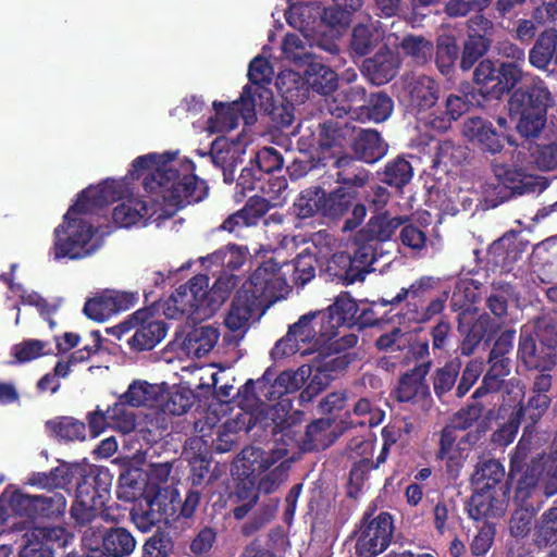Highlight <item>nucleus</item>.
Returning a JSON list of instances; mask_svg holds the SVG:
<instances>
[{"mask_svg": "<svg viewBox=\"0 0 557 557\" xmlns=\"http://www.w3.org/2000/svg\"><path fill=\"white\" fill-rule=\"evenodd\" d=\"M304 64V76L310 90L326 96L337 88L338 76L330 66L317 61L314 57Z\"/></svg>", "mask_w": 557, "mask_h": 557, "instance_id": "nucleus-45", "label": "nucleus"}, {"mask_svg": "<svg viewBox=\"0 0 557 557\" xmlns=\"http://www.w3.org/2000/svg\"><path fill=\"white\" fill-rule=\"evenodd\" d=\"M494 23L483 14H475L467 21V37L462 42L459 69L469 72L483 60L493 42Z\"/></svg>", "mask_w": 557, "mask_h": 557, "instance_id": "nucleus-17", "label": "nucleus"}, {"mask_svg": "<svg viewBox=\"0 0 557 557\" xmlns=\"http://www.w3.org/2000/svg\"><path fill=\"white\" fill-rule=\"evenodd\" d=\"M533 542L537 548H546L557 543V506L547 508L535 521Z\"/></svg>", "mask_w": 557, "mask_h": 557, "instance_id": "nucleus-60", "label": "nucleus"}, {"mask_svg": "<svg viewBox=\"0 0 557 557\" xmlns=\"http://www.w3.org/2000/svg\"><path fill=\"white\" fill-rule=\"evenodd\" d=\"M469 453L470 448L457 441V433H454V428L442 429L436 458L446 462V471L450 476L457 478L459 475Z\"/></svg>", "mask_w": 557, "mask_h": 557, "instance_id": "nucleus-35", "label": "nucleus"}, {"mask_svg": "<svg viewBox=\"0 0 557 557\" xmlns=\"http://www.w3.org/2000/svg\"><path fill=\"white\" fill-rule=\"evenodd\" d=\"M287 286L281 263L271 257L258 265L240 288L265 305L276 300Z\"/></svg>", "mask_w": 557, "mask_h": 557, "instance_id": "nucleus-18", "label": "nucleus"}, {"mask_svg": "<svg viewBox=\"0 0 557 557\" xmlns=\"http://www.w3.org/2000/svg\"><path fill=\"white\" fill-rule=\"evenodd\" d=\"M460 47L453 34H442L436 38L435 65L444 76H451L457 61H460Z\"/></svg>", "mask_w": 557, "mask_h": 557, "instance_id": "nucleus-49", "label": "nucleus"}, {"mask_svg": "<svg viewBox=\"0 0 557 557\" xmlns=\"http://www.w3.org/2000/svg\"><path fill=\"white\" fill-rule=\"evenodd\" d=\"M358 343V336L354 333L330 339L320 350L322 362L315 366L317 372L330 383L337 373L346 370L355 360V355L347 350Z\"/></svg>", "mask_w": 557, "mask_h": 557, "instance_id": "nucleus-21", "label": "nucleus"}, {"mask_svg": "<svg viewBox=\"0 0 557 557\" xmlns=\"http://www.w3.org/2000/svg\"><path fill=\"white\" fill-rule=\"evenodd\" d=\"M196 398L189 386L178 384L160 396L159 407L166 414L182 416L193 407Z\"/></svg>", "mask_w": 557, "mask_h": 557, "instance_id": "nucleus-50", "label": "nucleus"}, {"mask_svg": "<svg viewBox=\"0 0 557 557\" xmlns=\"http://www.w3.org/2000/svg\"><path fill=\"white\" fill-rule=\"evenodd\" d=\"M236 403L240 410L235 420L239 430L249 432L258 424H263L268 419V406L261 403L259 397V379H249L236 393Z\"/></svg>", "mask_w": 557, "mask_h": 557, "instance_id": "nucleus-25", "label": "nucleus"}, {"mask_svg": "<svg viewBox=\"0 0 557 557\" xmlns=\"http://www.w3.org/2000/svg\"><path fill=\"white\" fill-rule=\"evenodd\" d=\"M518 358L528 370L546 373L557 364V322L552 317L537 318L534 330L521 329Z\"/></svg>", "mask_w": 557, "mask_h": 557, "instance_id": "nucleus-5", "label": "nucleus"}, {"mask_svg": "<svg viewBox=\"0 0 557 557\" xmlns=\"http://www.w3.org/2000/svg\"><path fill=\"white\" fill-rule=\"evenodd\" d=\"M433 361L428 360L403 373L395 388L396 399L400 403H421L422 407L429 409L432 404V394L426 376L432 368Z\"/></svg>", "mask_w": 557, "mask_h": 557, "instance_id": "nucleus-22", "label": "nucleus"}, {"mask_svg": "<svg viewBox=\"0 0 557 557\" xmlns=\"http://www.w3.org/2000/svg\"><path fill=\"white\" fill-rule=\"evenodd\" d=\"M504 465L495 458L480 459L471 474V484L475 488L496 490L506 483Z\"/></svg>", "mask_w": 557, "mask_h": 557, "instance_id": "nucleus-46", "label": "nucleus"}, {"mask_svg": "<svg viewBox=\"0 0 557 557\" xmlns=\"http://www.w3.org/2000/svg\"><path fill=\"white\" fill-rule=\"evenodd\" d=\"M530 449L520 440L509 455V471L506 482L516 484L515 498L520 505L532 504L530 499L541 491L543 470L537 458L528 461Z\"/></svg>", "mask_w": 557, "mask_h": 557, "instance_id": "nucleus-8", "label": "nucleus"}, {"mask_svg": "<svg viewBox=\"0 0 557 557\" xmlns=\"http://www.w3.org/2000/svg\"><path fill=\"white\" fill-rule=\"evenodd\" d=\"M523 248L515 233L494 240L487 249L488 261L503 272H510L522 258Z\"/></svg>", "mask_w": 557, "mask_h": 557, "instance_id": "nucleus-37", "label": "nucleus"}, {"mask_svg": "<svg viewBox=\"0 0 557 557\" xmlns=\"http://www.w3.org/2000/svg\"><path fill=\"white\" fill-rule=\"evenodd\" d=\"M75 496L88 499L91 504H103L110 499L113 476L110 470L103 466H82L77 473Z\"/></svg>", "mask_w": 557, "mask_h": 557, "instance_id": "nucleus-23", "label": "nucleus"}, {"mask_svg": "<svg viewBox=\"0 0 557 557\" xmlns=\"http://www.w3.org/2000/svg\"><path fill=\"white\" fill-rule=\"evenodd\" d=\"M351 259L354 275L359 282L364 281L367 274L374 271L372 265L384 256L382 247H376L372 243L361 239L357 233L351 251H348Z\"/></svg>", "mask_w": 557, "mask_h": 557, "instance_id": "nucleus-43", "label": "nucleus"}, {"mask_svg": "<svg viewBox=\"0 0 557 557\" xmlns=\"http://www.w3.org/2000/svg\"><path fill=\"white\" fill-rule=\"evenodd\" d=\"M405 55L417 65L426 64L434 54L433 42L423 36L407 35L399 45Z\"/></svg>", "mask_w": 557, "mask_h": 557, "instance_id": "nucleus-64", "label": "nucleus"}, {"mask_svg": "<svg viewBox=\"0 0 557 557\" xmlns=\"http://www.w3.org/2000/svg\"><path fill=\"white\" fill-rule=\"evenodd\" d=\"M359 311L357 301L348 294L341 293L325 310H321L322 321L325 322L331 337L334 338L338 335L341 326H354L356 322V314Z\"/></svg>", "mask_w": 557, "mask_h": 557, "instance_id": "nucleus-33", "label": "nucleus"}, {"mask_svg": "<svg viewBox=\"0 0 557 557\" xmlns=\"http://www.w3.org/2000/svg\"><path fill=\"white\" fill-rule=\"evenodd\" d=\"M523 78V70L516 62H499L496 79L491 85L490 97L500 99L504 95L512 92Z\"/></svg>", "mask_w": 557, "mask_h": 557, "instance_id": "nucleus-51", "label": "nucleus"}, {"mask_svg": "<svg viewBox=\"0 0 557 557\" xmlns=\"http://www.w3.org/2000/svg\"><path fill=\"white\" fill-rule=\"evenodd\" d=\"M409 106L417 114L424 113L438 101L440 84L431 76L419 75L408 84Z\"/></svg>", "mask_w": 557, "mask_h": 557, "instance_id": "nucleus-38", "label": "nucleus"}, {"mask_svg": "<svg viewBox=\"0 0 557 557\" xmlns=\"http://www.w3.org/2000/svg\"><path fill=\"white\" fill-rule=\"evenodd\" d=\"M318 162L343 156L355 137V125L347 122L327 120L319 123L315 134Z\"/></svg>", "mask_w": 557, "mask_h": 557, "instance_id": "nucleus-19", "label": "nucleus"}, {"mask_svg": "<svg viewBox=\"0 0 557 557\" xmlns=\"http://www.w3.org/2000/svg\"><path fill=\"white\" fill-rule=\"evenodd\" d=\"M160 212L159 203H153L150 194H147L146 199L131 197L117 205L113 209L112 219L117 226L127 228L141 220L147 222Z\"/></svg>", "mask_w": 557, "mask_h": 557, "instance_id": "nucleus-29", "label": "nucleus"}, {"mask_svg": "<svg viewBox=\"0 0 557 557\" xmlns=\"http://www.w3.org/2000/svg\"><path fill=\"white\" fill-rule=\"evenodd\" d=\"M79 472V463L62 461L58 467H54L47 472H32L27 476L25 484L53 492L54 490L65 488L72 484Z\"/></svg>", "mask_w": 557, "mask_h": 557, "instance_id": "nucleus-34", "label": "nucleus"}, {"mask_svg": "<svg viewBox=\"0 0 557 557\" xmlns=\"http://www.w3.org/2000/svg\"><path fill=\"white\" fill-rule=\"evenodd\" d=\"M380 182L401 190L413 176L411 163L403 156L389 160L382 171H377Z\"/></svg>", "mask_w": 557, "mask_h": 557, "instance_id": "nucleus-54", "label": "nucleus"}, {"mask_svg": "<svg viewBox=\"0 0 557 557\" xmlns=\"http://www.w3.org/2000/svg\"><path fill=\"white\" fill-rule=\"evenodd\" d=\"M272 75L273 69L264 57L258 55L250 61L247 76L256 100H271L272 90L268 86L272 82Z\"/></svg>", "mask_w": 557, "mask_h": 557, "instance_id": "nucleus-47", "label": "nucleus"}, {"mask_svg": "<svg viewBox=\"0 0 557 557\" xmlns=\"http://www.w3.org/2000/svg\"><path fill=\"white\" fill-rule=\"evenodd\" d=\"M463 95L450 94L445 99V110L440 113L432 112L428 117H419L425 127L436 133H445L451 127L454 121L459 120L473 104L469 96L473 97V87L469 84L462 87Z\"/></svg>", "mask_w": 557, "mask_h": 557, "instance_id": "nucleus-28", "label": "nucleus"}, {"mask_svg": "<svg viewBox=\"0 0 557 557\" xmlns=\"http://www.w3.org/2000/svg\"><path fill=\"white\" fill-rule=\"evenodd\" d=\"M394 530V519L389 512L382 511L373 517L371 511H366L354 531L356 555L358 557L379 556L391 545Z\"/></svg>", "mask_w": 557, "mask_h": 557, "instance_id": "nucleus-9", "label": "nucleus"}, {"mask_svg": "<svg viewBox=\"0 0 557 557\" xmlns=\"http://www.w3.org/2000/svg\"><path fill=\"white\" fill-rule=\"evenodd\" d=\"M103 504H91L88 499L77 498L75 496L74 502L70 508V516L74 521V528L82 534L85 530L90 528H102V524H94L100 515V511L106 508Z\"/></svg>", "mask_w": 557, "mask_h": 557, "instance_id": "nucleus-57", "label": "nucleus"}, {"mask_svg": "<svg viewBox=\"0 0 557 557\" xmlns=\"http://www.w3.org/2000/svg\"><path fill=\"white\" fill-rule=\"evenodd\" d=\"M280 503V497H263L251 517L242 525V533L245 536H251L272 522L276 517Z\"/></svg>", "mask_w": 557, "mask_h": 557, "instance_id": "nucleus-56", "label": "nucleus"}, {"mask_svg": "<svg viewBox=\"0 0 557 557\" xmlns=\"http://www.w3.org/2000/svg\"><path fill=\"white\" fill-rule=\"evenodd\" d=\"M400 60L386 45L371 58H367L362 63V74L373 85H384L391 82L398 73Z\"/></svg>", "mask_w": 557, "mask_h": 557, "instance_id": "nucleus-30", "label": "nucleus"}, {"mask_svg": "<svg viewBox=\"0 0 557 557\" xmlns=\"http://www.w3.org/2000/svg\"><path fill=\"white\" fill-rule=\"evenodd\" d=\"M46 429L60 441L74 442L86 438V424L73 417H57L48 420Z\"/></svg>", "mask_w": 557, "mask_h": 557, "instance_id": "nucleus-61", "label": "nucleus"}, {"mask_svg": "<svg viewBox=\"0 0 557 557\" xmlns=\"http://www.w3.org/2000/svg\"><path fill=\"white\" fill-rule=\"evenodd\" d=\"M457 322V330L462 336L460 351L463 356L472 355L481 343L488 345L499 329L488 313L478 315V308L473 304L460 307Z\"/></svg>", "mask_w": 557, "mask_h": 557, "instance_id": "nucleus-12", "label": "nucleus"}, {"mask_svg": "<svg viewBox=\"0 0 557 557\" xmlns=\"http://www.w3.org/2000/svg\"><path fill=\"white\" fill-rule=\"evenodd\" d=\"M134 334L127 338L131 350L136 352L153 349L166 335L168 324L154 317L149 308L134 312Z\"/></svg>", "mask_w": 557, "mask_h": 557, "instance_id": "nucleus-24", "label": "nucleus"}, {"mask_svg": "<svg viewBox=\"0 0 557 557\" xmlns=\"http://www.w3.org/2000/svg\"><path fill=\"white\" fill-rule=\"evenodd\" d=\"M123 195L124 186L113 178L83 189L64 214L63 222L54 228V259L81 260L95 253L101 247L98 230L78 215L95 213L121 200Z\"/></svg>", "mask_w": 557, "mask_h": 557, "instance_id": "nucleus-1", "label": "nucleus"}, {"mask_svg": "<svg viewBox=\"0 0 557 557\" xmlns=\"http://www.w3.org/2000/svg\"><path fill=\"white\" fill-rule=\"evenodd\" d=\"M288 330L290 335H295L300 343L309 344L310 348L315 351L332 339L320 311H311L301 315Z\"/></svg>", "mask_w": 557, "mask_h": 557, "instance_id": "nucleus-32", "label": "nucleus"}, {"mask_svg": "<svg viewBox=\"0 0 557 557\" xmlns=\"http://www.w3.org/2000/svg\"><path fill=\"white\" fill-rule=\"evenodd\" d=\"M324 196L325 190L320 186L304 189L294 202V210L297 216L308 219L314 216L317 213L322 215Z\"/></svg>", "mask_w": 557, "mask_h": 557, "instance_id": "nucleus-63", "label": "nucleus"}, {"mask_svg": "<svg viewBox=\"0 0 557 557\" xmlns=\"http://www.w3.org/2000/svg\"><path fill=\"white\" fill-rule=\"evenodd\" d=\"M462 134L483 153L492 156L502 152L509 137L497 131L494 124L482 116H470L463 122Z\"/></svg>", "mask_w": 557, "mask_h": 557, "instance_id": "nucleus-27", "label": "nucleus"}, {"mask_svg": "<svg viewBox=\"0 0 557 557\" xmlns=\"http://www.w3.org/2000/svg\"><path fill=\"white\" fill-rule=\"evenodd\" d=\"M81 543L85 557H128L137 545L133 533L119 525L85 530Z\"/></svg>", "mask_w": 557, "mask_h": 557, "instance_id": "nucleus-7", "label": "nucleus"}, {"mask_svg": "<svg viewBox=\"0 0 557 557\" xmlns=\"http://www.w3.org/2000/svg\"><path fill=\"white\" fill-rule=\"evenodd\" d=\"M350 148L352 157L364 163L374 164L386 156L388 144L376 129L355 126V137Z\"/></svg>", "mask_w": 557, "mask_h": 557, "instance_id": "nucleus-31", "label": "nucleus"}, {"mask_svg": "<svg viewBox=\"0 0 557 557\" xmlns=\"http://www.w3.org/2000/svg\"><path fill=\"white\" fill-rule=\"evenodd\" d=\"M359 116L375 123L386 121L393 113L394 101L385 91L372 92L366 103L358 107Z\"/></svg>", "mask_w": 557, "mask_h": 557, "instance_id": "nucleus-58", "label": "nucleus"}, {"mask_svg": "<svg viewBox=\"0 0 557 557\" xmlns=\"http://www.w3.org/2000/svg\"><path fill=\"white\" fill-rule=\"evenodd\" d=\"M219 336V331L213 326H196L187 333L183 345L188 354L201 358L212 350Z\"/></svg>", "mask_w": 557, "mask_h": 557, "instance_id": "nucleus-53", "label": "nucleus"}, {"mask_svg": "<svg viewBox=\"0 0 557 557\" xmlns=\"http://www.w3.org/2000/svg\"><path fill=\"white\" fill-rule=\"evenodd\" d=\"M208 287L209 277L207 275L198 274L191 277L171 295L168 301L166 315L171 319H177L195 312H209L210 297Z\"/></svg>", "mask_w": 557, "mask_h": 557, "instance_id": "nucleus-16", "label": "nucleus"}, {"mask_svg": "<svg viewBox=\"0 0 557 557\" xmlns=\"http://www.w3.org/2000/svg\"><path fill=\"white\" fill-rule=\"evenodd\" d=\"M552 387L553 376L549 373H537L533 379L527 400H520L512 411L521 422L525 423L523 436L533 433L535 425L549 409L553 400Z\"/></svg>", "mask_w": 557, "mask_h": 557, "instance_id": "nucleus-15", "label": "nucleus"}, {"mask_svg": "<svg viewBox=\"0 0 557 557\" xmlns=\"http://www.w3.org/2000/svg\"><path fill=\"white\" fill-rule=\"evenodd\" d=\"M358 196L357 189L337 187L323 197L322 216L336 220L351 209Z\"/></svg>", "mask_w": 557, "mask_h": 557, "instance_id": "nucleus-52", "label": "nucleus"}, {"mask_svg": "<svg viewBox=\"0 0 557 557\" xmlns=\"http://www.w3.org/2000/svg\"><path fill=\"white\" fill-rule=\"evenodd\" d=\"M263 450L255 447L244 448L232 472L233 485L230 487L227 502L235 520L245 519L258 505L257 472L265 468Z\"/></svg>", "mask_w": 557, "mask_h": 557, "instance_id": "nucleus-4", "label": "nucleus"}, {"mask_svg": "<svg viewBox=\"0 0 557 557\" xmlns=\"http://www.w3.org/2000/svg\"><path fill=\"white\" fill-rule=\"evenodd\" d=\"M528 60L531 66L547 71L553 63L557 67V29L546 28L535 38L529 50Z\"/></svg>", "mask_w": 557, "mask_h": 557, "instance_id": "nucleus-41", "label": "nucleus"}, {"mask_svg": "<svg viewBox=\"0 0 557 557\" xmlns=\"http://www.w3.org/2000/svg\"><path fill=\"white\" fill-rule=\"evenodd\" d=\"M510 497V483L506 482L502 488H475L466 509L473 520L485 518H499L506 511Z\"/></svg>", "mask_w": 557, "mask_h": 557, "instance_id": "nucleus-26", "label": "nucleus"}, {"mask_svg": "<svg viewBox=\"0 0 557 557\" xmlns=\"http://www.w3.org/2000/svg\"><path fill=\"white\" fill-rule=\"evenodd\" d=\"M163 515V502L159 493L144 494L143 497L135 500L129 511L131 520L143 532L149 531L161 522Z\"/></svg>", "mask_w": 557, "mask_h": 557, "instance_id": "nucleus-39", "label": "nucleus"}, {"mask_svg": "<svg viewBox=\"0 0 557 557\" xmlns=\"http://www.w3.org/2000/svg\"><path fill=\"white\" fill-rule=\"evenodd\" d=\"M351 259L348 251L331 252L321 261L320 276L327 282L348 286L359 282L354 275Z\"/></svg>", "mask_w": 557, "mask_h": 557, "instance_id": "nucleus-42", "label": "nucleus"}, {"mask_svg": "<svg viewBox=\"0 0 557 557\" xmlns=\"http://www.w3.org/2000/svg\"><path fill=\"white\" fill-rule=\"evenodd\" d=\"M1 499L7 502L8 507L16 516L36 519L37 495L25 493L9 484L1 493Z\"/></svg>", "mask_w": 557, "mask_h": 557, "instance_id": "nucleus-59", "label": "nucleus"}, {"mask_svg": "<svg viewBox=\"0 0 557 557\" xmlns=\"http://www.w3.org/2000/svg\"><path fill=\"white\" fill-rule=\"evenodd\" d=\"M331 236L319 232L312 237V245L302 249L292 261L281 264L283 275L292 272V281L296 286H305L315 277L317 267L332 251Z\"/></svg>", "mask_w": 557, "mask_h": 557, "instance_id": "nucleus-14", "label": "nucleus"}, {"mask_svg": "<svg viewBox=\"0 0 557 557\" xmlns=\"http://www.w3.org/2000/svg\"><path fill=\"white\" fill-rule=\"evenodd\" d=\"M256 107L257 100L253 98L252 88L245 85L237 100L231 103L213 102L214 116L209 119L208 128L211 133H228L238 126L239 119L250 125L257 119Z\"/></svg>", "mask_w": 557, "mask_h": 557, "instance_id": "nucleus-13", "label": "nucleus"}, {"mask_svg": "<svg viewBox=\"0 0 557 557\" xmlns=\"http://www.w3.org/2000/svg\"><path fill=\"white\" fill-rule=\"evenodd\" d=\"M304 412L301 410L271 416L273 421L272 435L276 443V450L281 456H287L289 449H312L310 442L302 432Z\"/></svg>", "mask_w": 557, "mask_h": 557, "instance_id": "nucleus-20", "label": "nucleus"}, {"mask_svg": "<svg viewBox=\"0 0 557 557\" xmlns=\"http://www.w3.org/2000/svg\"><path fill=\"white\" fill-rule=\"evenodd\" d=\"M554 97L547 84L539 76H532L516 88L508 100V111L517 119V132L525 139L536 138L547 121L548 108Z\"/></svg>", "mask_w": 557, "mask_h": 557, "instance_id": "nucleus-3", "label": "nucleus"}, {"mask_svg": "<svg viewBox=\"0 0 557 557\" xmlns=\"http://www.w3.org/2000/svg\"><path fill=\"white\" fill-rule=\"evenodd\" d=\"M482 374V363L471 360L461 369V360L456 357L435 369L432 374L433 391L437 399L445 403L446 396L455 388L456 398L465 397Z\"/></svg>", "mask_w": 557, "mask_h": 557, "instance_id": "nucleus-10", "label": "nucleus"}, {"mask_svg": "<svg viewBox=\"0 0 557 557\" xmlns=\"http://www.w3.org/2000/svg\"><path fill=\"white\" fill-rule=\"evenodd\" d=\"M494 178L484 185L486 200L492 207L508 201L512 197L535 190L534 177L521 169L498 163L492 166Z\"/></svg>", "mask_w": 557, "mask_h": 557, "instance_id": "nucleus-11", "label": "nucleus"}, {"mask_svg": "<svg viewBox=\"0 0 557 557\" xmlns=\"http://www.w3.org/2000/svg\"><path fill=\"white\" fill-rule=\"evenodd\" d=\"M359 161L348 153L338 156L334 159L333 166L336 169V182L339 187H349L352 189L363 187L370 180V172L357 163Z\"/></svg>", "mask_w": 557, "mask_h": 557, "instance_id": "nucleus-44", "label": "nucleus"}, {"mask_svg": "<svg viewBox=\"0 0 557 557\" xmlns=\"http://www.w3.org/2000/svg\"><path fill=\"white\" fill-rule=\"evenodd\" d=\"M310 370L301 367L298 371L285 370L273 379V371L268 368L259 377V397L268 406V416L288 413L293 409L290 394L299 391Z\"/></svg>", "mask_w": 557, "mask_h": 557, "instance_id": "nucleus-6", "label": "nucleus"}, {"mask_svg": "<svg viewBox=\"0 0 557 557\" xmlns=\"http://www.w3.org/2000/svg\"><path fill=\"white\" fill-rule=\"evenodd\" d=\"M276 86L282 98L301 104L309 98V87L305 79L295 71H286L276 77Z\"/></svg>", "mask_w": 557, "mask_h": 557, "instance_id": "nucleus-55", "label": "nucleus"}, {"mask_svg": "<svg viewBox=\"0 0 557 557\" xmlns=\"http://www.w3.org/2000/svg\"><path fill=\"white\" fill-rule=\"evenodd\" d=\"M158 168L149 177H145L143 185L153 203H159L163 215H172L187 205L203 200L208 195V186L195 173V164L186 160L181 169L174 165Z\"/></svg>", "mask_w": 557, "mask_h": 557, "instance_id": "nucleus-2", "label": "nucleus"}, {"mask_svg": "<svg viewBox=\"0 0 557 557\" xmlns=\"http://www.w3.org/2000/svg\"><path fill=\"white\" fill-rule=\"evenodd\" d=\"M406 218L393 216L388 211L372 215L367 224L358 232L361 239H366L376 247L383 243L389 242L396 233V230L405 224Z\"/></svg>", "mask_w": 557, "mask_h": 557, "instance_id": "nucleus-36", "label": "nucleus"}, {"mask_svg": "<svg viewBox=\"0 0 557 557\" xmlns=\"http://www.w3.org/2000/svg\"><path fill=\"white\" fill-rule=\"evenodd\" d=\"M262 307H264L262 301L251 296L246 289L239 288L232 300L224 323L231 331H239Z\"/></svg>", "mask_w": 557, "mask_h": 557, "instance_id": "nucleus-40", "label": "nucleus"}, {"mask_svg": "<svg viewBox=\"0 0 557 557\" xmlns=\"http://www.w3.org/2000/svg\"><path fill=\"white\" fill-rule=\"evenodd\" d=\"M383 40V33L373 24L359 23L354 26L349 39L351 57H366Z\"/></svg>", "mask_w": 557, "mask_h": 557, "instance_id": "nucleus-48", "label": "nucleus"}, {"mask_svg": "<svg viewBox=\"0 0 557 557\" xmlns=\"http://www.w3.org/2000/svg\"><path fill=\"white\" fill-rule=\"evenodd\" d=\"M516 297L515 287L507 282H493L491 292L486 296L485 306L497 319H504L508 314L509 301Z\"/></svg>", "mask_w": 557, "mask_h": 557, "instance_id": "nucleus-62", "label": "nucleus"}]
</instances>
